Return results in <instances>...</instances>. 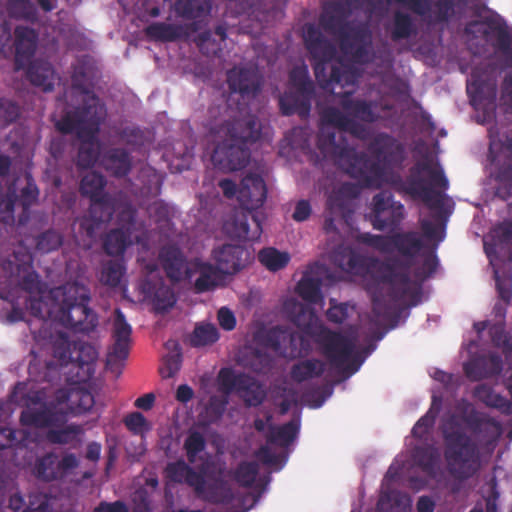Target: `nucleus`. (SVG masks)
<instances>
[{
	"mask_svg": "<svg viewBox=\"0 0 512 512\" xmlns=\"http://www.w3.org/2000/svg\"><path fill=\"white\" fill-rule=\"evenodd\" d=\"M18 284L26 292L40 289L38 274L33 270L31 256L23 251H14L0 260V288Z\"/></svg>",
	"mask_w": 512,
	"mask_h": 512,
	"instance_id": "12",
	"label": "nucleus"
},
{
	"mask_svg": "<svg viewBox=\"0 0 512 512\" xmlns=\"http://www.w3.org/2000/svg\"><path fill=\"white\" fill-rule=\"evenodd\" d=\"M259 473V465L254 461H242L233 473L234 480L243 487H251Z\"/></svg>",
	"mask_w": 512,
	"mask_h": 512,
	"instance_id": "48",
	"label": "nucleus"
},
{
	"mask_svg": "<svg viewBox=\"0 0 512 512\" xmlns=\"http://www.w3.org/2000/svg\"><path fill=\"white\" fill-rule=\"evenodd\" d=\"M175 11L183 18L195 20L205 13L206 7L202 0H177Z\"/></svg>",
	"mask_w": 512,
	"mask_h": 512,
	"instance_id": "51",
	"label": "nucleus"
},
{
	"mask_svg": "<svg viewBox=\"0 0 512 512\" xmlns=\"http://www.w3.org/2000/svg\"><path fill=\"white\" fill-rule=\"evenodd\" d=\"M102 165L111 175L121 178L132 169V158L124 148H110L102 156Z\"/></svg>",
	"mask_w": 512,
	"mask_h": 512,
	"instance_id": "28",
	"label": "nucleus"
},
{
	"mask_svg": "<svg viewBox=\"0 0 512 512\" xmlns=\"http://www.w3.org/2000/svg\"><path fill=\"white\" fill-rule=\"evenodd\" d=\"M88 211L102 223H108L116 212V198L112 195H107L90 201Z\"/></svg>",
	"mask_w": 512,
	"mask_h": 512,
	"instance_id": "43",
	"label": "nucleus"
},
{
	"mask_svg": "<svg viewBox=\"0 0 512 512\" xmlns=\"http://www.w3.org/2000/svg\"><path fill=\"white\" fill-rule=\"evenodd\" d=\"M321 286L322 281L320 278L305 276L297 284V292L304 301L318 304L323 301Z\"/></svg>",
	"mask_w": 512,
	"mask_h": 512,
	"instance_id": "40",
	"label": "nucleus"
},
{
	"mask_svg": "<svg viewBox=\"0 0 512 512\" xmlns=\"http://www.w3.org/2000/svg\"><path fill=\"white\" fill-rule=\"evenodd\" d=\"M299 427V422L296 420H291L281 426L270 425L266 435L267 442L288 447L296 439Z\"/></svg>",
	"mask_w": 512,
	"mask_h": 512,
	"instance_id": "33",
	"label": "nucleus"
},
{
	"mask_svg": "<svg viewBox=\"0 0 512 512\" xmlns=\"http://www.w3.org/2000/svg\"><path fill=\"white\" fill-rule=\"evenodd\" d=\"M231 94L237 93L243 100L257 96L262 87V76L256 68L234 67L227 72Z\"/></svg>",
	"mask_w": 512,
	"mask_h": 512,
	"instance_id": "18",
	"label": "nucleus"
},
{
	"mask_svg": "<svg viewBox=\"0 0 512 512\" xmlns=\"http://www.w3.org/2000/svg\"><path fill=\"white\" fill-rule=\"evenodd\" d=\"M34 467L35 473L40 479L52 481L58 477L57 455L52 452L38 458Z\"/></svg>",
	"mask_w": 512,
	"mask_h": 512,
	"instance_id": "47",
	"label": "nucleus"
},
{
	"mask_svg": "<svg viewBox=\"0 0 512 512\" xmlns=\"http://www.w3.org/2000/svg\"><path fill=\"white\" fill-rule=\"evenodd\" d=\"M106 179L97 172H89L83 176L80 182V193L84 197H88L90 201L99 199L102 196L110 195L104 191Z\"/></svg>",
	"mask_w": 512,
	"mask_h": 512,
	"instance_id": "37",
	"label": "nucleus"
},
{
	"mask_svg": "<svg viewBox=\"0 0 512 512\" xmlns=\"http://www.w3.org/2000/svg\"><path fill=\"white\" fill-rule=\"evenodd\" d=\"M357 189L354 185L344 183L338 190L333 191L327 199V209L330 214L347 219L353 213L352 200L357 196Z\"/></svg>",
	"mask_w": 512,
	"mask_h": 512,
	"instance_id": "27",
	"label": "nucleus"
},
{
	"mask_svg": "<svg viewBox=\"0 0 512 512\" xmlns=\"http://www.w3.org/2000/svg\"><path fill=\"white\" fill-rule=\"evenodd\" d=\"M273 366L272 356L262 350L254 349L249 358V367L256 373H267Z\"/></svg>",
	"mask_w": 512,
	"mask_h": 512,
	"instance_id": "58",
	"label": "nucleus"
},
{
	"mask_svg": "<svg viewBox=\"0 0 512 512\" xmlns=\"http://www.w3.org/2000/svg\"><path fill=\"white\" fill-rule=\"evenodd\" d=\"M206 447V440L204 436L198 431H191L184 441V450L188 462L194 464L200 452L204 451Z\"/></svg>",
	"mask_w": 512,
	"mask_h": 512,
	"instance_id": "53",
	"label": "nucleus"
},
{
	"mask_svg": "<svg viewBox=\"0 0 512 512\" xmlns=\"http://www.w3.org/2000/svg\"><path fill=\"white\" fill-rule=\"evenodd\" d=\"M7 9L12 16L20 19L33 21L37 16L31 0H8Z\"/></svg>",
	"mask_w": 512,
	"mask_h": 512,
	"instance_id": "55",
	"label": "nucleus"
},
{
	"mask_svg": "<svg viewBox=\"0 0 512 512\" xmlns=\"http://www.w3.org/2000/svg\"><path fill=\"white\" fill-rule=\"evenodd\" d=\"M302 38L319 86L340 98L339 104L343 111L336 107L325 108L321 115L323 122L341 131L349 132L359 139H366L368 131L356 119L373 123L378 120V114L374 111L376 105L372 101L352 98L360 77L358 69L338 61L331 66V72L328 75L327 64L336 57V46L314 23L304 24Z\"/></svg>",
	"mask_w": 512,
	"mask_h": 512,
	"instance_id": "2",
	"label": "nucleus"
},
{
	"mask_svg": "<svg viewBox=\"0 0 512 512\" xmlns=\"http://www.w3.org/2000/svg\"><path fill=\"white\" fill-rule=\"evenodd\" d=\"M13 34L15 69L21 70L33 61L38 48L39 34L34 28L25 25H17Z\"/></svg>",
	"mask_w": 512,
	"mask_h": 512,
	"instance_id": "21",
	"label": "nucleus"
},
{
	"mask_svg": "<svg viewBox=\"0 0 512 512\" xmlns=\"http://www.w3.org/2000/svg\"><path fill=\"white\" fill-rule=\"evenodd\" d=\"M219 381L225 392L237 391L239 386L246 384V373L236 374L231 369L223 368L219 372Z\"/></svg>",
	"mask_w": 512,
	"mask_h": 512,
	"instance_id": "56",
	"label": "nucleus"
},
{
	"mask_svg": "<svg viewBox=\"0 0 512 512\" xmlns=\"http://www.w3.org/2000/svg\"><path fill=\"white\" fill-rule=\"evenodd\" d=\"M76 342L70 341L64 332H58L52 340V355L58 360L60 366H67L73 358Z\"/></svg>",
	"mask_w": 512,
	"mask_h": 512,
	"instance_id": "39",
	"label": "nucleus"
},
{
	"mask_svg": "<svg viewBox=\"0 0 512 512\" xmlns=\"http://www.w3.org/2000/svg\"><path fill=\"white\" fill-rule=\"evenodd\" d=\"M325 371V364L319 359H307L291 367L290 376L298 383L314 377H320Z\"/></svg>",
	"mask_w": 512,
	"mask_h": 512,
	"instance_id": "35",
	"label": "nucleus"
},
{
	"mask_svg": "<svg viewBox=\"0 0 512 512\" xmlns=\"http://www.w3.org/2000/svg\"><path fill=\"white\" fill-rule=\"evenodd\" d=\"M218 339L219 332L215 325L201 323L195 326L190 336V344L192 347H204L214 344Z\"/></svg>",
	"mask_w": 512,
	"mask_h": 512,
	"instance_id": "44",
	"label": "nucleus"
},
{
	"mask_svg": "<svg viewBox=\"0 0 512 512\" xmlns=\"http://www.w3.org/2000/svg\"><path fill=\"white\" fill-rule=\"evenodd\" d=\"M502 369V358L495 353L479 356L464 365L466 376L474 381L499 375Z\"/></svg>",
	"mask_w": 512,
	"mask_h": 512,
	"instance_id": "26",
	"label": "nucleus"
},
{
	"mask_svg": "<svg viewBox=\"0 0 512 512\" xmlns=\"http://www.w3.org/2000/svg\"><path fill=\"white\" fill-rule=\"evenodd\" d=\"M357 240L369 247L374 248L383 254H390L397 252L405 259L398 258L404 264L409 265L408 276L410 277V269L413 264V259L419 254L424 247V243L419 234L415 231L407 232H396L390 235H376L369 232L360 233L357 236ZM392 259H397L393 257ZM411 281V279L409 278ZM419 291L412 290L410 286V292L406 296L418 295Z\"/></svg>",
	"mask_w": 512,
	"mask_h": 512,
	"instance_id": "10",
	"label": "nucleus"
},
{
	"mask_svg": "<svg viewBox=\"0 0 512 512\" xmlns=\"http://www.w3.org/2000/svg\"><path fill=\"white\" fill-rule=\"evenodd\" d=\"M132 328L120 309L115 310L112 328L113 344L108 349L106 369L119 377L129 356Z\"/></svg>",
	"mask_w": 512,
	"mask_h": 512,
	"instance_id": "14",
	"label": "nucleus"
},
{
	"mask_svg": "<svg viewBox=\"0 0 512 512\" xmlns=\"http://www.w3.org/2000/svg\"><path fill=\"white\" fill-rule=\"evenodd\" d=\"M20 422L24 426L35 428L60 427L66 422V413L53 402L44 401L41 392L28 396L26 407L21 411Z\"/></svg>",
	"mask_w": 512,
	"mask_h": 512,
	"instance_id": "13",
	"label": "nucleus"
},
{
	"mask_svg": "<svg viewBox=\"0 0 512 512\" xmlns=\"http://www.w3.org/2000/svg\"><path fill=\"white\" fill-rule=\"evenodd\" d=\"M319 24L327 33L339 37L340 48L344 53L351 54L353 59L359 62L367 56V47L372 40L367 25L343 21L326 7L320 15Z\"/></svg>",
	"mask_w": 512,
	"mask_h": 512,
	"instance_id": "9",
	"label": "nucleus"
},
{
	"mask_svg": "<svg viewBox=\"0 0 512 512\" xmlns=\"http://www.w3.org/2000/svg\"><path fill=\"white\" fill-rule=\"evenodd\" d=\"M72 87L83 95L81 105L67 111L55 123V127L62 134L75 133L79 139H95L107 116L105 104L86 87L83 74L73 75Z\"/></svg>",
	"mask_w": 512,
	"mask_h": 512,
	"instance_id": "5",
	"label": "nucleus"
},
{
	"mask_svg": "<svg viewBox=\"0 0 512 512\" xmlns=\"http://www.w3.org/2000/svg\"><path fill=\"white\" fill-rule=\"evenodd\" d=\"M59 302L57 321L74 333L90 334L99 324L97 313L89 307L90 290L78 282H67L52 291Z\"/></svg>",
	"mask_w": 512,
	"mask_h": 512,
	"instance_id": "6",
	"label": "nucleus"
},
{
	"mask_svg": "<svg viewBox=\"0 0 512 512\" xmlns=\"http://www.w3.org/2000/svg\"><path fill=\"white\" fill-rule=\"evenodd\" d=\"M63 242L62 235L55 230H47L37 238L36 247L43 253H49L57 250Z\"/></svg>",
	"mask_w": 512,
	"mask_h": 512,
	"instance_id": "57",
	"label": "nucleus"
},
{
	"mask_svg": "<svg viewBox=\"0 0 512 512\" xmlns=\"http://www.w3.org/2000/svg\"><path fill=\"white\" fill-rule=\"evenodd\" d=\"M27 78L43 91H52L54 88V70L51 64L43 60L31 61L27 66Z\"/></svg>",
	"mask_w": 512,
	"mask_h": 512,
	"instance_id": "31",
	"label": "nucleus"
},
{
	"mask_svg": "<svg viewBox=\"0 0 512 512\" xmlns=\"http://www.w3.org/2000/svg\"><path fill=\"white\" fill-rule=\"evenodd\" d=\"M77 222L79 223L80 234L85 235L89 239L95 238L97 232L104 224L89 211H87V214L78 218Z\"/></svg>",
	"mask_w": 512,
	"mask_h": 512,
	"instance_id": "61",
	"label": "nucleus"
},
{
	"mask_svg": "<svg viewBox=\"0 0 512 512\" xmlns=\"http://www.w3.org/2000/svg\"><path fill=\"white\" fill-rule=\"evenodd\" d=\"M314 341L321 347L322 354L329 364L346 377L356 373L362 360L355 354L356 340L332 331L324 326L317 327L312 333Z\"/></svg>",
	"mask_w": 512,
	"mask_h": 512,
	"instance_id": "8",
	"label": "nucleus"
},
{
	"mask_svg": "<svg viewBox=\"0 0 512 512\" xmlns=\"http://www.w3.org/2000/svg\"><path fill=\"white\" fill-rule=\"evenodd\" d=\"M152 302L156 312L164 313L175 305L176 297L171 288L161 285L156 289Z\"/></svg>",
	"mask_w": 512,
	"mask_h": 512,
	"instance_id": "54",
	"label": "nucleus"
},
{
	"mask_svg": "<svg viewBox=\"0 0 512 512\" xmlns=\"http://www.w3.org/2000/svg\"><path fill=\"white\" fill-rule=\"evenodd\" d=\"M444 458L450 475L467 480L479 469L480 456L477 444L468 436L454 417L442 427Z\"/></svg>",
	"mask_w": 512,
	"mask_h": 512,
	"instance_id": "7",
	"label": "nucleus"
},
{
	"mask_svg": "<svg viewBox=\"0 0 512 512\" xmlns=\"http://www.w3.org/2000/svg\"><path fill=\"white\" fill-rule=\"evenodd\" d=\"M82 144L78 151V164L85 168H90L96 163L99 153L96 149L94 139H80Z\"/></svg>",
	"mask_w": 512,
	"mask_h": 512,
	"instance_id": "59",
	"label": "nucleus"
},
{
	"mask_svg": "<svg viewBox=\"0 0 512 512\" xmlns=\"http://www.w3.org/2000/svg\"><path fill=\"white\" fill-rule=\"evenodd\" d=\"M466 91L475 109L494 108L497 96L496 79L487 71L476 67L467 81Z\"/></svg>",
	"mask_w": 512,
	"mask_h": 512,
	"instance_id": "16",
	"label": "nucleus"
},
{
	"mask_svg": "<svg viewBox=\"0 0 512 512\" xmlns=\"http://www.w3.org/2000/svg\"><path fill=\"white\" fill-rule=\"evenodd\" d=\"M246 380L244 387L239 386L236 392L247 406L260 405L265 398V392L261 384L248 374H246Z\"/></svg>",
	"mask_w": 512,
	"mask_h": 512,
	"instance_id": "45",
	"label": "nucleus"
},
{
	"mask_svg": "<svg viewBox=\"0 0 512 512\" xmlns=\"http://www.w3.org/2000/svg\"><path fill=\"white\" fill-rule=\"evenodd\" d=\"M283 311L287 318L302 329H308L314 318L313 311L295 299H288L283 304Z\"/></svg>",
	"mask_w": 512,
	"mask_h": 512,
	"instance_id": "34",
	"label": "nucleus"
},
{
	"mask_svg": "<svg viewBox=\"0 0 512 512\" xmlns=\"http://www.w3.org/2000/svg\"><path fill=\"white\" fill-rule=\"evenodd\" d=\"M200 29L199 23L193 21L186 24L154 22L145 28L148 38L160 42H175L187 39Z\"/></svg>",
	"mask_w": 512,
	"mask_h": 512,
	"instance_id": "23",
	"label": "nucleus"
},
{
	"mask_svg": "<svg viewBox=\"0 0 512 512\" xmlns=\"http://www.w3.org/2000/svg\"><path fill=\"white\" fill-rule=\"evenodd\" d=\"M124 266L116 260H109L102 265L100 281L108 286L117 287L124 274Z\"/></svg>",
	"mask_w": 512,
	"mask_h": 512,
	"instance_id": "50",
	"label": "nucleus"
},
{
	"mask_svg": "<svg viewBox=\"0 0 512 512\" xmlns=\"http://www.w3.org/2000/svg\"><path fill=\"white\" fill-rule=\"evenodd\" d=\"M225 231L232 237L243 241H257L262 234V214L242 210L231 221L224 224Z\"/></svg>",
	"mask_w": 512,
	"mask_h": 512,
	"instance_id": "19",
	"label": "nucleus"
},
{
	"mask_svg": "<svg viewBox=\"0 0 512 512\" xmlns=\"http://www.w3.org/2000/svg\"><path fill=\"white\" fill-rule=\"evenodd\" d=\"M405 218L404 205L395 201L388 191H381L372 198L371 223L374 229L384 231L399 227Z\"/></svg>",
	"mask_w": 512,
	"mask_h": 512,
	"instance_id": "15",
	"label": "nucleus"
},
{
	"mask_svg": "<svg viewBox=\"0 0 512 512\" xmlns=\"http://www.w3.org/2000/svg\"><path fill=\"white\" fill-rule=\"evenodd\" d=\"M20 114L19 106L8 99L0 98V127L13 123Z\"/></svg>",
	"mask_w": 512,
	"mask_h": 512,
	"instance_id": "64",
	"label": "nucleus"
},
{
	"mask_svg": "<svg viewBox=\"0 0 512 512\" xmlns=\"http://www.w3.org/2000/svg\"><path fill=\"white\" fill-rule=\"evenodd\" d=\"M317 147L324 157L333 160L363 188L379 189L387 184L401 195L421 200L430 210L437 212V218L446 220L450 213L445 207V194L437 190H446L448 180L442 168L434 165L428 154L409 169L406 179L399 173H388L389 169L403 163L405 154L403 144L388 133L380 132L368 143L367 150L374 160L365 152L350 147L344 136L337 138L336 132L330 128L320 129Z\"/></svg>",
	"mask_w": 512,
	"mask_h": 512,
	"instance_id": "1",
	"label": "nucleus"
},
{
	"mask_svg": "<svg viewBox=\"0 0 512 512\" xmlns=\"http://www.w3.org/2000/svg\"><path fill=\"white\" fill-rule=\"evenodd\" d=\"M439 457L438 450L432 445L417 446L412 452L414 463L431 477L436 475Z\"/></svg>",
	"mask_w": 512,
	"mask_h": 512,
	"instance_id": "32",
	"label": "nucleus"
},
{
	"mask_svg": "<svg viewBox=\"0 0 512 512\" xmlns=\"http://www.w3.org/2000/svg\"><path fill=\"white\" fill-rule=\"evenodd\" d=\"M460 0H438L434 3L433 14L437 22H448L454 15Z\"/></svg>",
	"mask_w": 512,
	"mask_h": 512,
	"instance_id": "60",
	"label": "nucleus"
},
{
	"mask_svg": "<svg viewBox=\"0 0 512 512\" xmlns=\"http://www.w3.org/2000/svg\"><path fill=\"white\" fill-rule=\"evenodd\" d=\"M98 353L96 349L84 342H76L73 350L71 364L76 369V382H87L95 373V366Z\"/></svg>",
	"mask_w": 512,
	"mask_h": 512,
	"instance_id": "24",
	"label": "nucleus"
},
{
	"mask_svg": "<svg viewBox=\"0 0 512 512\" xmlns=\"http://www.w3.org/2000/svg\"><path fill=\"white\" fill-rule=\"evenodd\" d=\"M213 257L226 274H235L240 271L248 262L249 253L241 245L224 244L222 247L214 250Z\"/></svg>",
	"mask_w": 512,
	"mask_h": 512,
	"instance_id": "25",
	"label": "nucleus"
},
{
	"mask_svg": "<svg viewBox=\"0 0 512 512\" xmlns=\"http://www.w3.org/2000/svg\"><path fill=\"white\" fill-rule=\"evenodd\" d=\"M315 86L306 67H295L289 73V89L279 98L280 111L285 116L297 114L306 118L311 111Z\"/></svg>",
	"mask_w": 512,
	"mask_h": 512,
	"instance_id": "11",
	"label": "nucleus"
},
{
	"mask_svg": "<svg viewBox=\"0 0 512 512\" xmlns=\"http://www.w3.org/2000/svg\"><path fill=\"white\" fill-rule=\"evenodd\" d=\"M417 33L412 17L404 12L396 11L393 16L392 26L390 30L391 40L398 42L408 39Z\"/></svg>",
	"mask_w": 512,
	"mask_h": 512,
	"instance_id": "38",
	"label": "nucleus"
},
{
	"mask_svg": "<svg viewBox=\"0 0 512 512\" xmlns=\"http://www.w3.org/2000/svg\"><path fill=\"white\" fill-rule=\"evenodd\" d=\"M184 483L193 487L197 495L204 496L211 503L228 504L234 499L233 490L227 481L219 477L206 485L204 476L191 467L187 472Z\"/></svg>",
	"mask_w": 512,
	"mask_h": 512,
	"instance_id": "17",
	"label": "nucleus"
},
{
	"mask_svg": "<svg viewBox=\"0 0 512 512\" xmlns=\"http://www.w3.org/2000/svg\"><path fill=\"white\" fill-rule=\"evenodd\" d=\"M332 263L342 271L356 275H372L379 283L389 285L386 295L372 294V313L376 323L390 324L394 328L402 313V304L410 292L409 265L398 259L380 261L357 253L349 246H338L331 255Z\"/></svg>",
	"mask_w": 512,
	"mask_h": 512,
	"instance_id": "3",
	"label": "nucleus"
},
{
	"mask_svg": "<svg viewBox=\"0 0 512 512\" xmlns=\"http://www.w3.org/2000/svg\"><path fill=\"white\" fill-rule=\"evenodd\" d=\"M495 33V47L506 57L509 67L512 68V36L505 27H492ZM502 92L512 101V74L504 77Z\"/></svg>",
	"mask_w": 512,
	"mask_h": 512,
	"instance_id": "30",
	"label": "nucleus"
},
{
	"mask_svg": "<svg viewBox=\"0 0 512 512\" xmlns=\"http://www.w3.org/2000/svg\"><path fill=\"white\" fill-rule=\"evenodd\" d=\"M497 181L499 182V187L497 188V194H502L503 197L509 196L512 194V159L508 163H504L498 168Z\"/></svg>",
	"mask_w": 512,
	"mask_h": 512,
	"instance_id": "62",
	"label": "nucleus"
},
{
	"mask_svg": "<svg viewBox=\"0 0 512 512\" xmlns=\"http://www.w3.org/2000/svg\"><path fill=\"white\" fill-rule=\"evenodd\" d=\"M258 260L268 270L275 272L287 266L290 261V255L274 247H268L259 251Z\"/></svg>",
	"mask_w": 512,
	"mask_h": 512,
	"instance_id": "41",
	"label": "nucleus"
},
{
	"mask_svg": "<svg viewBox=\"0 0 512 512\" xmlns=\"http://www.w3.org/2000/svg\"><path fill=\"white\" fill-rule=\"evenodd\" d=\"M136 216L137 210L135 207L130 203L124 204L117 216L119 228L132 235L136 226Z\"/></svg>",
	"mask_w": 512,
	"mask_h": 512,
	"instance_id": "63",
	"label": "nucleus"
},
{
	"mask_svg": "<svg viewBox=\"0 0 512 512\" xmlns=\"http://www.w3.org/2000/svg\"><path fill=\"white\" fill-rule=\"evenodd\" d=\"M195 267L198 277L194 282V289L197 293L212 291L220 286L224 280L225 273L218 265L197 262Z\"/></svg>",
	"mask_w": 512,
	"mask_h": 512,
	"instance_id": "29",
	"label": "nucleus"
},
{
	"mask_svg": "<svg viewBox=\"0 0 512 512\" xmlns=\"http://www.w3.org/2000/svg\"><path fill=\"white\" fill-rule=\"evenodd\" d=\"M131 234L125 232L122 228L110 230L103 239V249L107 255L120 256L124 254L127 247L131 244Z\"/></svg>",
	"mask_w": 512,
	"mask_h": 512,
	"instance_id": "36",
	"label": "nucleus"
},
{
	"mask_svg": "<svg viewBox=\"0 0 512 512\" xmlns=\"http://www.w3.org/2000/svg\"><path fill=\"white\" fill-rule=\"evenodd\" d=\"M246 107H238V115L230 116L217 130L223 138L212 154L215 166L226 171L245 168L250 160L249 144L256 142L261 135L257 117L246 112Z\"/></svg>",
	"mask_w": 512,
	"mask_h": 512,
	"instance_id": "4",
	"label": "nucleus"
},
{
	"mask_svg": "<svg viewBox=\"0 0 512 512\" xmlns=\"http://www.w3.org/2000/svg\"><path fill=\"white\" fill-rule=\"evenodd\" d=\"M69 402L71 411L76 415L90 411L95 404L92 393L84 389H78L71 392L69 395Z\"/></svg>",
	"mask_w": 512,
	"mask_h": 512,
	"instance_id": "49",
	"label": "nucleus"
},
{
	"mask_svg": "<svg viewBox=\"0 0 512 512\" xmlns=\"http://www.w3.org/2000/svg\"><path fill=\"white\" fill-rule=\"evenodd\" d=\"M267 198V186L264 179L255 173L246 174L238 187L237 200L242 209L255 211L263 206Z\"/></svg>",
	"mask_w": 512,
	"mask_h": 512,
	"instance_id": "20",
	"label": "nucleus"
},
{
	"mask_svg": "<svg viewBox=\"0 0 512 512\" xmlns=\"http://www.w3.org/2000/svg\"><path fill=\"white\" fill-rule=\"evenodd\" d=\"M82 425L71 423L61 429H50L46 433V439L52 444L66 445L73 442L77 436L82 435Z\"/></svg>",
	"mask_w": 512,
	"mask_h": 512,
	"instance_id": "46",
	"label": "nucleus"
},
{
	"mask_svg": "<svg viewBox=\"0 0 512 512\" xmlns=\"http://www.w3.org/2000/svg\"><path fill=\"white\" fill-rule=\"evenodd\" d=\"M170 345L173 346L174 352L166 355L163 358L164 368L160 369V372L164 378L173 377L180 370L182 362V353L179 344L177 342L168 341L166 346L169 348Z\"/></svg>",
	"mask_w": 512,
	"mask_h": 512,
	"instance_id": "52",
	"label": "nucleus"
},
{
	"mask_svg": "<svg viewBox=\"0 0 512 512\" xmlns=\"http://www.w3.org/2000/svg\"><path fill=\"white\" fill-rule=\"evenodd\" d=\"M293 334L285 327L275 326L267 330L262 336L260 342L267 348L275 352H281L283 345L291 342Z\"/></svg>",
	"mask_w": 512,
	"mask_h": 512,
	"instance_id": "42",
	"label": "nucleus"
},
{
	"mask_svg": "<svg viewBox=\"0 0 512 512\" xmlns=\"http://www.w3.org/2000/svg\"><path fill=\"white\" fill-rule=\"evenodd\" d=\"M159 261L171 282L178 283L184 277H191V271L187 266V259L178 246L174 244L164 245L159 251Z\"/></svg>",
	"mask_w": 512,
	"mask_h": 512,
	"instance_id": "22",
	"label": "nucleus"
}]
</instances>
